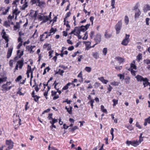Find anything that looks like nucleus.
Listing matches in <instances>:
<instances>
[{
	"mask_svg": "<svg viewBox=\"0 0 150 150\" xmlns=\"http://www.w3.org/2000/svg\"><path fill=\"white\" fill-rule=\"evenodd\" d=\"M138 82H143V84L144 87L145 88L148 86H149V89L150 90V82H149V79L146 77L144 78L142 76L139 75H137L135 76Z\"/></svg>",
	"mask_w": 150,
	"mask_h": 150,
	"instance_id": "f257e3e1",
	"label": "nucleus"
},
{
	"mask_svg": "<svg viewBox=\"0 0 150 150\" xmlns=\"http://www.w3.org/2000/svg\"><path fill=\"white\" fill-rule=\"evenodd\" d=\"M11 81H9L7 82L6 83L3 84L1 86V91L6 92L7 91L10 90L12 87V86H11Z\"/></svg>",
	"mask_w": 150,
	"mask_h": 150,
	"instance_id": "f03ea898",
	"label": "nucleus"
},
{
	"mask_svg": "<svg viewBox=\"0 0 150 150\" xmlns=\"http://www.w3.org/2000/svg\"><path fill=\"white\" fill-rule=\"evenodd\" d=\"M126 143L128 146L131 145L134 147H137L140 144L137 140H133L131 141L127 140L126 141Z\"/></svg>",
	"mask_w": 150,
	"mask_h": 150,
	"instance_id": "7ed1b4c3",
	"label": "nucleus"
},
{
	"mask_svg": "<svg viewBox=\"0 0 150 150\" xmlns=\"http://www.w3.org/2000/svg\"><path fill=\"white\" fill-rule=\"evenodd\" d=\"M122 21L120 20L118 22L115 27V28L117 34H119L122 27Z\"/></svg>",
	"mask_w": 150,
	"mask_h": 150,
	"instance_id": "20e7f679",
	"label": "nucleus"
},
{
	"mask_svg": "<svg viewBox=\"0 0 150 150\" xmlns=\"http://www.w3.org/2000/svg\"><path fill=\"white\" fill-rule=\"evenodd\" d=\"M129 37V35H127L126 34L125 38L121 42V44L124 46H127L130 41Z\"/></svg>",
	"mask_w": 150,
	"mask_h": 150,
	"instance_id": "39448f33",
	"label": "nucleus"
},
{
	"mask_svg": "<svg viewBox=\"0 0 150 150\" xmlns=\"http://www.w3.org/2000/svg\"><path fill=\"white\" fill-rule=\"evenodd\" d=\"M6 144L8 147L5 150H10L12 149L13 146V142L11 140H6Z\"/></svg>",
	"mask_w": 150,
	"mask_h": 150,
	"instance_id": "423d86ee",
	"label": "nucleus"
},
{
	"mask_svg": "<svg viewBox=\"0 0 150 150\" xmlns=\"http://www.w3.org/2000/svg\"><path fill=\"white\" fill-rule=\"evenodd\" d=\"M101 35L100 33H98L95 36L94 40L96 43L95 45H96L99 43L101 40Z\"/></svg>",
	"mask_w": 150,
	"mask_h": 150,
	"instance_id": "0eeeda50",
	"label": "nucleus"
},
{
	"mask_svg": "<svg viewBox=\"0 0 150 150\" xmlns=\"http://www.w3.org/2000/svg\"><path fill=\"white\" fill-rule=\"evenodd\" d=\"M20 52V50H18L17 51V56H16L14 58V60L15 61H17L18 60L23 54V51H22L21 52Z\"/></svg>",
	"mask_w": 150,
	"mask_h": 150,
	"instance_id": "6e6552de",
	"label": "nucleus"
},
{
	"mask_svg": "<svg viewBox=\"0 0 150 150\" xmlns=\"http://www.w3.org/2000/svg\"><path fill=\"white\" fill-rule=\"evenodd\" d=\"M112 32L110 30H106L104 34V36L106 38H109L112 37Z\"/></svg>",
	"mask_w": 150,
	"mask_h": 150,
	"instance_id": "1a4fd4ad",
	"label": "nucleus"
},
{
	"mask_svg": "<svg viewBox=\"0 0 150 150\" xmlns=\"http://www.w3.org/2000/svg\"><path fill=\"white\" fill-rule=\"evenodd\" d=\"M35 46L30 45L27 46L26 48L28 51L30 53H33L35 51V50H33L34 48H35Z\"/></svg>",
	"mask_w": 150,
	"mask_h": 150,
	"instance_id": "9d476101",
	"label": "nucleus"
},
{
	"mask_svg": "<svg viewBox=\"0 0 150 150\" xmlns=\"http://www.w3.org/2000/svg\"><path fill=\"white\" fill-rule=\"evenodd\" d=\"M57 92L54 91H51V96L53 97V100H55L59 98L58 95H57Z\"/></svg>",
	"mask_w": 150,
	"mask_h": 150,
	"instance_id": "9b49d317",
	"label": "nucleus"
},
{
	"mask_svg": "<svg viewBox=\"0 0 150 150\" xmlns=\"http://www.w3.org/2000/svg\"><path fill=\"white\" fill-rule=\"evenodd\" d=\"M74 30L75 33H74V35H80L81 32L80 28L79 26H77L75 27Z\"/></svg>",
	"mask_w": 150,
	"mask_h": 150,
	"instance_id": "f8f14e48",
	"label": "nucleus"
},
{
	"mask_svg": "<svg viewBox=\"0 0 150 150\" xmlns=\"http://www.w3.org/2000/svg\"><path fill=\"white\" fill-rule=\"evenodd\" d=\"M13 50V47H11L10 48L8 49L6 56L7 58H9L11 57L12 52Z\"/></svg>",
	"mask_w": 150,
	"mask_h": 150,
	"instance_id": "ddd939ff",
	"label": "nucleus"
},
{
	"mask_svg": "<svg viewBox=\"0 0 150 150\" xmlns=\"http://www.w3.org/2000/svg\"><path fill=\"white\" fill-rule=\"evenodd\" d=\"M24 60L23 58H22L21 59L18 61L17 62L16 64L18 65V66H19V68L20 69H21L22 67L24 65Z\"/></svg>",
	"mask_w": 150,
	"mask_h": 150,
	"instance_id": "4468645a",
	"label": "nucleus"
},
{
	"mask_svg": "<svg viewBox=\"0 0 150 150\" xmlns=\"http://www.w3.org/2000/svg\"><path fill=\"white\" fill-rule=\"evenodd\" d=\"M143 10L145 13L150 10V6L148 4L145 5L143 7Z\"/></svg>",
	"mask_w": 150,
	"mask_h": 150,
	"instance_id": "2eb2a0df",
	"label": "nucleus"
},
{
	"mask_svg": "<svg viewBox=\"0 0 150 150\" xmlns=\"http://www.w3.org/2000/svg\"><path fill=\"white\" fill-rule=\"evenodd\" d=\"M37 2L38 3V6L41 8L44 7L46 5L45 2L43 1H37Z\"/></svg>",
	"mask_w": 150,
	"mask_h": 150,
	"instance_id": "dca6fc26",
	"label": "nucleus"
},
{
	"mask_svg": "<svg viewBox=\"0 0 150 150\" xmlns=\"http://www.w3.org/2000/svg\"><path fill=\"white\" fill-rule=\"evenodd\" d=\"M23 88L22 87H19L18 88V91L16 92V94H18L20 96H24V94L25 93V92L23 93L21 91V90Z\"/></svg>",
	"mask_w": 150,
	"mask_h": 150,
	"instance_id": "f3484780",
	"label": "nucleus"
},
{
	"mask_svg": "<svg viewBox=\"0 0 150 150\" xmlns=\"http://www.w3.org/2000/svg\"><path fill=\"white\" fill-rule=\"evenodd\" d=\"M98 79L100 81L103 83L105 84H106L108 82V81L105 79L104 77L103 76L98 78Z\"/></svg>",
	"mask_w": 150,
	"mask_h": 150,
	"instance_id": "a211bd4d",
	"label": "nucleus"
},
{
	"mask_svg": "<svg viewBox=\"0 0 150 150\" xmlns=\"http://www.w3.org/2000/svg\"><path fill=\"white\" fill-rule=\"evenodd\" d=\"M141 12L139 9L135 11V13L134 15L135 18H138L139 16L140 15Z\"/></svg>",
	"mask_w": 150,
	"mask_h": 150,
	"instance_id": "6ab92c4d",
	"label": "nucleus"
},
{
	"mask_svg": "<svg viewBox=\"0 0 150 150\" xmlns=\"http://www.w3.org/2000/svg\"><path fill=\"white\" fill-rule=\"evenodd\" d=\"M56 31L57 29L56 28L54 29L52 27V28L50 30V32L49 33V34L50 35V36L54 34Z\"/></svg>",
	"mask_w": 150,
	"mask_h": 150,
	"instance_id": "aec40b11",
	"label": "nucleus"
},
{
	"mask_svg": "<svg viewBox=\"0 0 150 150\" xmlns=\"http://www.w3.org/2000/svg\"><path fill=\"white\" fill-rule=\"evenodd\" d=\"M115 59H116L117 61H119V63L120 64L124 62L125 61L124 59L119 57H116L115 58Z\"/></svg>",
	"mask_w": 150,
	"mask_h": 150,
	"instance_id": "412c9836",
	"label": "nucleus"
},
{
	"mask_svg": "<svg viewBox=\"0 0 150 150\" xmlns=\"http://www.w3.org/2000/svg\"><path fill=\"white\" fill-rule=\"evenodd\" d=\"M65 109L67 110V112H68V113L70 114H72V107L71 106H69V108H68L67 106H66L65 107Z\"/></svg>",
	"mask_w": 150,
	"mask_h": 150,
	"instance_id": "4be33fe9",
	"label": "nucleus"
},
{
	"mask_svg": "<svg viewBox=\"0 0 150 150\" xmlns=\"http://www.w3.org/2000/svg\"><path fill=\"white\" fill-rule=\"evenodd\" d=\"M78 77L81 78L80 80H79V82H83V78L82 76V71H81L80 72L79 74L77 76Z\"/></svg>",
	"mask_w": 150,
	"mask_h": 150,
	"instance_id": "5701e85b",
	"label": "nucleus"
},
{
	"mask_svg": "<svg viewBox=\"0 0 150 150\" xmlns=\"http://www.w3.org/2000/svg\"><path fill=\"white\" fill-rule=\"evenodd\" d=\"M28 0H25L24 4L22 6V8L23 9H25V8L28 7Z\"/></svg>",
	"mask_w": 150,
	"mask_h": 150,
	"instance_id": "b1692460",
	"label": "nucleus"
},
{
	"mask_svg": "<svg viewBox=\"0 0 150 150\" xmlns=\"http://www.w3.org/2000/svg\"><path fill=\"white\" fill-rule=\"evenodd\" d=\"M150 124V116L147 118H146L145 120V122L144 123V125L146 126L147 125V124Z\"/></svg>",
	"mask_w": 150,
	"mask_h": 150,
	"instance_id": "393cba45",
	"label": "nucleus"
},
{
	"mask_svg": "<svg viewBox=\"0 0 150 150\" xmlns=\"http://www.w3.org/2000/svg\"><path fill=\"white\" fill-rule=\"evenodd\" d=\"M142 54L141 53H139L137 56V60L138 62H139L142 59Z\"/></svg>",
	"mask_w": 150,
	"mask_h": 150,
	"instance_id": "a878e982",
	"label": "nucleus"
},
{
	"mask_svg": "<svg viewBox=\"0 0 150 150\" xmlns=\"http://www.w3.org/2000/svg\"><path fill=\"white\" fill-rule=\"evenodd\" d=\"M20 0H15L12 3V4L14 5V6H15L16 7L17 6V3ZM21 4H23V0H21Z\"/></svg>",
	"mask_w": 150,
	"mask_h": 150,
	"instance_id": "bb28decb",
	"label": "nucleus"
},
{
	"mask_svg": "<svg viewBox=\"0 0 150 150\" xmlns=\"http://www.w3.org/2000/svg\"><path fill=\"white\" fill-rule=\"evenodd\" d=\"M11 24V22L8 21H5L4 23V25L6 27L10 26Z\"/></svg>",
	"mask_w": 150,
	"mask_h": 150,
	"instance_id": "cd10ccee",
	"label": "nucleus"
},
{
	"mask_svg": "<svg viewBox=\"0 0 150 150\" xmlns=\"http://www.w3.org/2000/svg\"><path fill=\"white\" fill-rule=\"evenodd\" d=\"M50 20V18L47 16H43L42 19V23H45L47 22L48 20Z\"/></svg>",
	"mask_w": 150,
	"mask_h": 150,
	"instance_id": "c85d7f7f",
	"label": "nucleus"
},
{
	"mask_svg": "<svg viewBox=\"0 0 150 150\" xmlns=\"http://www.w3.org/2000/svg\"><path fill=\"white\" fill-rule=\"evenodd\" d=\"M71 85V84L70 82L68 83L62 88V91H63V90H67L69 88V86H70Z\"/></svg>",
	"mask_w": 150,
	"mask_h": 150,
	"instance_id": "c756f323",
	"label": "nucleus"
},
{
	"mask_svg": "<svg viewBox=\"0 0 150 150\" xmlns=\"http://www.w3.org/2000/svg\"><path fill=\"white\" fill-rule=\"evenodd\" d=\"M20 13V11L18 10V9L16 8L13 11L12 14L13 15H15L17 16Z\"/></svg>",
	"mask_w": 150,
	"mask_h": 150,
	"instance_id": "7c9ffc66",
	"label": "nucleus"
},
{
	"mask_svg": "<svg viewBox=\"0 0 150 150\" xmlns=\"http://www.w3.org/2000/svg\"><path fill=\"white\" fill-rule=\"evenodd\" d=\"M71 13L69 11V12H67L66 14V16L65 17V18H64V24H65V21L66 20V18H67L69 17L70 16Z\"/></svg>",
	"mask_w": 150,
	"mask_h": 150,
	"instance_id": "2f4dec72",
	"label": "nucleus"
},
{
	"mask_svg": "<svg viewBox=\"0 0 150 150\" xmlns=\"http://www.w3.org/2000/svg\"><path fill=\"white\" fill-rule=\"evenodd\" d=\"M128 70L130 71L132 75L133 76H135L136 75V73L137 72L136 71L133 70V69L131 68H129Z\"/></svg>",
	"mask_w": 150,
	"mask_h": 150,
	"instance_id": "473e14b6",
	"label": "nucleus"
},
{
	"mask_svg": "<svg viewBox=\"0 0 150 150\" xmlns=\"http://www.w3.org/2000/svg\"><path fill=\"white\" fill-rule=\"evenodd\" d=\"M101 110L104 113L106 114L108 113V112L106 109H105L103 105H101L100 106Z\"/></svg>",
	"mask_w": 150,
	"mask_h": 150,
	"instance_id": "72a5a7b5",
	"label": "nucleus"
},
{
	"mask_svg": "<svg viewBox=\"0 0 150 150\" xmlns=\"http://www.w3.org/2000/svg\"><path fill=\"white\" fill-rule=\"evenodd\" d=\"M78 129V128L77 126H75L74 127L72 128H70L69 129V132H71L72 133H73L74 131L76 129Z\"/></svg>",
	"mask_w": 150,
	"mask_h": 150,
	"instance_id": "f704fd0d",
	"label": "nucleus"
},
{
	"mask_svg": "<svg viewBox=\"0 0 150 150\" xmlns=\"http://www.w3.org/2000/svg\"><path fill=\"white\" fill-rule=\"evenodd\" d=\"M2 38L4 39L6 42H8L9 40L8 37L6 36V34L5 32H4L2 36Z\"/></svg>",
	"mask_w": 150,
	"mask_h": 150,
	"instance_id": "c9c22d12",
	"label": "nucleus"
},
{
	"mask_svg": "<svg viewBox=\"0 0 150 150\" xmlns=\"http://www.w3.org/2000/svg\"><path fill=\"white\" fill-rule=\"evenodd\" d=\"M94 99H93L92 100H89V101L88 103V104H90V105L92 109L93 108V107L94 106L93 104L94 103Z\"/></svg>",
	"mask_w": 150,
	"mask_h": 150,
	"instance_id": "e433bc0d",
	"label": "nucleus"
},
{
	"mask_svg": "<svg viewBox=\"0 0 150 150\" xmlns=\"http://www.w3.org/2000/svg\"><path fill=\"white\" fill-rule=\"evenodd\" d=\"M14 15H13V14L12 16L10 15L8 16L7 18L8 20L11 22L12 21V20L14 18Z\"/></svg>",
	"mask_w": 150,
	"mask_h": 150,
	"instance_id": "4c0bfd02",
	"label": "nucleus"
},
{
	"mask_svg": "<svg viewBox=\"0 0 150 150\" xmlns=\"http://www.w3.org/2000/svg\"><path fill=\"white\" fill-rule=\"evenodd\" d=\"M10 7L9 6H8L7 7L6 9L5 10V11H3L2 13V14L3 15H6L7 13L8 12L9 10L10 9Z\"/></svg>",
	"mask_w": 150,
	"mask_h": 150,
	"instance_id": "58836bf2",
	"label": "nucleus"
},
{
	"mask_svg": "<svg viewBox=\"0 0 150 150\" xmlns=\"http://www.w3.org/2000/svg\"><path fill=\"white\" fill-rule=\"evenodd\" d=\"M130 68H131L132 69H137V67L133 63H131L130 64Z\"/></svg>",
	"mask_w": 150,
	"mask_h": 150,
	"instance_id": "ea45409f",
	"label": "nucleus"
},
{
	"mask_svg": "<svg viewBox=\"0 0 150 150\" xmlns=\"http://www.w3.org/2000/svg\"><path fill=\"white\" fill-rule=\"evenodd\" d=\"M92 55L96 59H97L99 57L98 53L97 52H93Z\"/></svg>",
	"mask_w": 150,
	"mask_h": 150,
	"instance_id": "a19ab883",
	"label": "nucleus"
},
{
	"mask_svg": "<svg viewBox=\"0 0 150 150\" xmlns=\"http://www.w3.org/2000/svg\"><path fill=\"white\" fill-rule=\"evenodd\" d=\"M6 77H2L0 78V84L1 83L4 82H5L7 79Z\"/></svg>",
	"mask_w": 150,
	"mask_h": 150,
	"instance_id": "79ce46f5",
	"label": "nucleus"
},
{
	"mask_svg": "<svg viewBox=\"0 0 150 150\" xmlns=\"http://www.w3.org/2000/svg\"><path fill=\"white\" fill-rule=\"evenodd\" d=\"M38 36V33L37 32V29H36L35 30L34 33L33 34L32 36V38H36Z\"/></svg>",
	"mask_w": 150,
	"mask_h": 150,
	"instance_id": "37998d69",
	"label": "nucleus"
},
{
	"mask_svg": "<svg viewBox=\"0 0 150 150\" xmlns=\"http://www.w3.org/2000/svg\"><path fill=\"white\" fill-rule=\"evenodd\" d=\"M108 52V49L107 48H104L103 50V53L104 56H105Z\"/></svg>",
	"mask_w": 150,
	"mask_h": 150,
	"instance_id": "c03bdc74",
	"label": "nucleus"
},
{
	"mask_svg": "<svg viewBox=\"0 0 150 150\" xmlns=\"http://www.w3.org/2000/svg\"><path fill=\"white\" fill-rule=\"evenodd\" d=\"M34 98V100L36 102L38 103L39 99L40 98V97L38 96L37 95H35V96Z\"/></svg>",
	"mask_w": 150,
	"mask_h": 150,
	"instance_id": "a18cd8bd",
	"label": "nucleus"
},
{
	"mask_svg": "<svg viewBox=\"0 0 150 150\" xmlns=\"http://www.w3.org/2000/svg\"><path fill=\"white\" fill-rule=\"evenodd\" d=\"M111 6H112V9L114 8L115 7V0H111Z\"/></svg>",
	"mask_w": 150,
	"mask_h": 150,
	"instance_id": "49530a36",
	"label": "nucleus"
},
{
	"mask_svg": "<svg viewBox=\"0 0 150 150\" xmlns=\"http://www.w3.org/2000/svg\"><path fill=\"white\" fill-rule=\"evenodd\" d=\"M118 100H116L115 99H113L112 100V102L113 103V106H115L117 104H118Z\"/></svg>",
	"mask_w": 150,
	"mask_h": 150,
	"instance_id": "de8ad7c7",
	"label": "nucleus"
},
{
	"mask_svg": "<svg viewBox=\"0 0 150 150\" xmlns=\"http://www.w3.org/2000/svg\"><path fill=\"white\" fill-rule=\"evenodd\" d=\"M100 85L101 84L100 83L97 82L94 83V86L95 88H97L98 87L100 86Z\"/></svg>",
	"mask_w": 150,
	"mask_h": 150,
	"instance_id": "09e8293b",
	"label": "nucleus"
},
{
	"mask_svg": "<svg viewBox=\"0 0 150 150\" xmlns=\"http://www.w3.org/2000/svg\"><path fill=\"white\" fill-rule=\"evenodd\" d=\"M85 70L87 72L89 73L91 71V68L90 67H86L85 68Z\"/></svg>",
	"mask_w": 150,
	"mask_h": 150,
	"instance_id": "8fccbe9b",
	"label": "nucleus"
},
{
	"mask_svg": "<svg viewBox=\"0 0 150 150\" xmlns=\"http://www.w3.org/2000/svg\"><path fill=\"white\" fill-rule=\"evenodd\" d=\"M67 24H66V26L67 27V28H66V31H67L69 30V29L70 28V26L69 24V21H67Z\"/></svg>",
	"mask_w": 150,
	"mask_h": 150,
	"instance_id": "3c124183",
	"label": "nucleus"
},
{
	"mask_svg": "<svg viewBox=\"0 0 150 150\" xmlns=\"http://www.w3.org/2000/svg\"><path fill=\"white\" fill-rule=\"evenodd\" d=\"M20 25L18 22L16 23V25L14 26V30H16L17 29H19L20 28Z\"/></svg>",
	"mask_w": 150,
	"mask_h": 150,
	"instance_id": "603ef678",
	"label": "nucleus"
},
{
	"mask_svg": "<svg viewBox=\"0 0 150 150\" xmlns=\"http://www.w3.org/2000/svg\"><path fill=\"white\" fill-rule=\"evenodd\" d=\"M80 28V30L81 31H82L83 32H84L86 30V29L83 25H82L81 26H79Z\"/></svg>",
	"mask_w": 150,
	"mask_h": 150,
	"instance_id": "864d4df0",
	"label": "nucleus"
},
{
	"mask_svg": "<svg viewBox=\"0 0 150 150\" xmlns=\"http://www.w3.org/2000/svg\"><path fill=\"white\" fill-rule=\"evenodd\" d=\"M52 121H50V124H54L58 122V120L54 118L52 119Z\"/></svg>",
	"mask_w": 150,
	"mask_h": 150,
	"instance_id": "5fc2aeb1",
	"label": "nucleus"
},
{
	"mask_svg": "<svg viewBox=\"0 0 150 150\" xmlns=\"http://www.w3.org/2000/svg\"><path fill=\"white\" fill-rule=\"evenodd\" d=\"M50 68L49 67H47L46 68H45L44 69V70L43 73V75H45V74H46V70L47 69V71L48 72L50 70Z\"/></svg>",
	"mask_w": 150,
	"mask_h": 150,
	"instance_id": "6e6d98bb",
	"label": "nucleus"
},
{
	"mask_svg": "<svg viewBox=\"0 0 150 150\" xmlns=\"http://www.w3.org/2000/svg\"><path fill=\"white\" fill-rule=\"evenodd\" d=\"M114 132V129L112 128L111 129V130L110 131V134H111V135L112 136V140H113V139L114 137V133H113Z\"/></svg>",
	"mask_w": 150,
	"mask_h": 150,
	"instance_id": "4d7b16f0",
	"label": "nucleus"
},
{
	"mask_svg": "<svg viewBox=\"0 0 150 150\" xmlns=\"http://www.w3.org/2000/svg\"><path fill=\"white\" fill-rule=\"evenodd\" d=\"M88 32H86L83 38L82 39L83 40H86L88 38Z\"/></svg>",
	"mask_w": 150,
	"mask_h": 150,
	"instance_id": "13d9d810",
	"label": "nucleus"
},
{
	"mask_svg": "<svg viewBox=\"0 0 150 150\" xmlns=\"http://www.w3.org/2000/svg\"><path fill=\"white\" fill-rule=\"evenodd\" d=\"M144 62L147 64H150V60L148 59H144Z\"/></svg>",
	"mask_w": 150,
	"mask_h": 150,
	"instance_id": "bf43d9fd",
	"label": "nucleus"
},
{
	"mask_svg": "<svg viewBox=\"0 0 150 150\" xmlns=\"http://www.w3.org/2000/svg\"><path fill=\"white\" fill-rule=\"evenodd\" d=\"M125 23L127 24L129 22V19L128 17L127 16H125Z\"/></svg>",
	"mask_w": 150,
	"mask_h": 150,
	"instance_id": "052dcab7",
	"label": "nucleus"
},
{
	"mask_svg": "<svg viewBox=\"0 0 150 150\" xmlns=\"http://www.w3.org/2000/svg\"><path fill=\"white\" fill-rule=\"evenodd\" d=\"M124 76L125 75L124 74H119L117 75V76L120 77V79H124Z\"/></svg>",
	"mask_w": 150,
	"mask_h": 150,
	"instance_id": "680f3d73",
	"label": "nucleus"
},
{
	"mask_svg": "<svg viewBox=\"0 0 150 150\" xmlns=\"http://www.w3.org/2000/svg\"><path fill=\"white\" fill-rule=\"evenodd\" d=\"M48 149V150H59L58 149L54 147H50V145L49 146Z\"/></svg>",
	"mask_w": 150,
	"mask_h": 150,
	"instance_id": "e2e57ef3",
	"label": "nucleus"
},
{
	"mask_svg": "<svg viewBox=\"0 0 150 150\" xmlns=\"http://www.w3.org/2000/svg\"><path fill=\"white\" fill-rule=\"evenodd\" d=\"M22 79V77L21 75L18 76L15 80L16 82H18Z\"/></svg>",
	"mask_w": 150,
	"mask_h": 150,
	"instance_id": "0e129e2a",
	"label": "nucleus"
},
{
	"mask_svg": "<svg viewBox=\"0 0 150 150\" xmlns=\"http://www.w3.org/2000/svg\"><path fill=\"white\" fill-rule=\"evenodd\" d=\"M29 103L28 102H26L25 105V110L26 111L29 108V106H28Z\"/></svg>",
	"mask_w": 150,
	"mask_h": 150,
	"instance_id": "69168bd1",
	"label": "nucleus"
},
{
	"mask_svg": "<svg viewBox=\"0 0 150 150\" xmlns=\"http://www.w3.org/2000/svg\"><path fill=\"white\" fill-rule=\"evenodd\" d=\"M13 60L11 59L10 60L9 62V64L11 67H13Z\"/></svg>",
	"mask_w": 150,
	"mask_h": 150,
	"instance_id": "338daca9",
	"label": "nucleus"
},
{
	"mask_svg": "<svg viewBox=\"0 0 150 150\" xmlns=\"http://www.w3.org/2000/svg\"><path fill=\"white\" fill-rule=\"evenodd\" d=\"M130 79V78L128 76L125 79V83L127 84H128L129 83V80Z\"/></svg>",
	"mask_w": 150,
	"mask_h": 150,
	"instance_id": "774afa93",
	"label": "nucleus"
}]
</instances>
